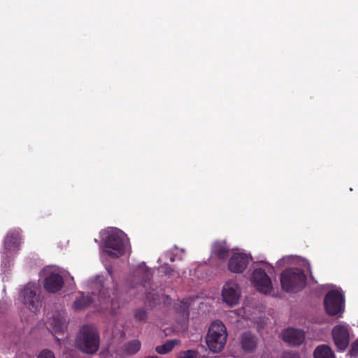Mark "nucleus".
<instances>
[{
  "label": "nucleus",
  "mask_w": 358,
  "mask_h": 358,
  "mask_svg": "<svg viewBox=\"0 0 358 358\" xmlns=\"http://www.w3.org/2000/svg\"><path fill=\"white\" fill-rule=\"evenodd\" d=\"M99 345L100 338L97 329L92 325H83L76 340L77 348L83 353L92 355L99 350Z\"/></svg>",
  "instance_id": "1"
},
{
  "label": "nucleus",
  "mask_w": 358,
  "mask_h": 358,
  "mask_svg": "<svg viewBox=\"0 0 358 358\" xmlns=\"http://www.w3.org/2000/svg\"><path fill=\"white\" fill-rule=\"evenodd\" d=\"M306 275L298 268L284 270L280 275L282 289L288 293H296L302 290L306 285Z\"/></svg>",
  "instance_id": "2"
},
{
  "label": "nucleus",
  "mask_w": 358,
  "mask_h": 358,
  "mask_svg": "<svg viewBox=\"0 0 358 358\" xmlns=\"http://www.w3.org/2000/svg\"><path fill=\"white\" fill-rule=\"evenodd\" d=\"M227 328L222 322L217 320L213 322L206 336V343L210 351L220 352L227 342Z\"/></svg>",
  "instance_id": "3"
},
{
  "label": "nucleus",
  "mask_w": 358,
  "mask_h": 358,
  "mask_svg": "<svg viewBox=\"0 0 358 358\" xmlns=\"http://www.w3.org/2000/svg\"><path fill=\"white\" fill-rule=\"evenodd\" d=\"M324 304L329 315L341 317L345 310V296L341 290L331 289L327 293Z\"/></svg>",
  "instance_id": "4"
},
{
  "label": "nucleus",
  "mask_w": 358,
  "mask_h": 358,
  "mask_svg": "<svg viewBox=\"0 0 358 358\" xmlns=\"http://www.w3.org/2000/svg\"><path fill=\"white\" fill-rule=\"evenodd\" d=\"M126 241L124 234L112 231L105 239V252L111 257H120L124 253Z\"/></svg>",
  "instance_id": "5"
},
{
  "label": "nucleus",
  "mask_w": 358,
  "mask_h": 358,
  "mask_svg": "<svg viewBox=\"0 0 358 358\" xmlns=\"http://www.w3.org/2000/svg\"><path fill=\"white\" fill-rule=\"evenodd\" d=\"M24 303L32 312H37L42 306L41 299L38 294V287L36 285L29 283L22 290Z\"/></svg>",
  "instance_id": "6"
},
{
  "label": "nucleus",
  "mask_w": 358,
  "mask_h": 358,
  "mask_svg": "<svg viewBox=\"0 0 358 358\" xmlns=\"http://www.w3.org/2000/svg\"><path fill=\"white\" fill-rule=\"evenodd\" d=\"M332 336L337 350L340 352H344L350 343L348 327L344 324L336 325L332 330Z\"/></svg>",
  "instance_id": "7"
},
{
  "label": "nucleus",
  "mask_w": 358,
  "mask_h": 358,
  "mask_svg": "<svg viewBox=\"0 0 358 358\" xmlns=\"http://www.w3.org/2000/svg\"><path fill=\"white\" fill-rule=\"evenodd\" d=\"M21 235L18 230H10L4 239L3 255L6 258L14 256L20 250Z\"/></svg>",
  "instance_id": "8"
},
{
  "label": "nucleus",
  "mask_w": 358,
  "mask_h": 358,
  "mask_svg": "<svg viewBox=\"0 0 358 358\" xmlns=\"http://www.w3.org/2000/svg\"><path fill=\"white\" fill-rule=\"evenodd\" d=\"M252 281L257 289L265 294H269L272 288L271 280L264 270L256 268L252 275Z\"/></svg>",
  "instance_id": "9"
},
{
  "label": "nucleus",
  "mask_w": 358,
  "mask_h": 358,
  "mask_svg": "<svg viewBox=\"0 0 358 358\" xmlns=\"http://www.w3.org/2000/svg\"><path fill=\"white\" fill-rule=\"evenodd\" d=\"M222 296L224 302L229 306H235L240 297V291L238 285L234 282H227L222 289Z\"/></svg>",
  "instance_id": "10"
},
{
  "label": "nucleus",
  "mask_w": 358,
  "mask_h": 358,
  "mask_svg": "<svg viewBox=\"0 0 358 358\" xmlns=\"http://www.w3.org/2000/svg\"><path fill=\"white\" fill-rule=\"evenodd\" d=\"M282 335L283 341L293 346L301 345L306 338L303 331L295 328H288L285 329L282 331Z\"/></svg>",
  "instance_id": "11"
},
{
  "label": "nucleus",
  "mask_w": 358,
  "mask_h": 358,
  "mask_svg": "<svg viewBox=\"0 0 358 358\" xmlns=\"http://www.w3.org/2000/svg\"><path fill=\"white\" fill-rule=\"evenodd\" d=\"M248 257L243 253H235L228 262V268L233 273H242L247 268Z\"/></svg>",
  "instance_id": "12"
},
{
  "label": "nucleus",
  "mask_w": 358,
  "mask_h": 358,
  "mask_svg": "<svg viewBox=\"0 0 358 358\" xmlns=\"http://www.w3.org/2000/svg\"><path fill=\"white\" fill-rule=\"evenodd\" d=\"M64 279L59 273H52L43 281L44 289L49 293H57L62 289Z\"/></svg>",
  "instance_id": "13"
},
{
  "label": "nucleus",
  "mask_w": 358,
  "mask_h": 358,
  "mask_svg": "<svg viewBox=\"0 0 358 358\" xmlns=\"http://www.w3.org/2000/svg\"><path fill=\"white\" fill-rule=\"evenodd\" d=\"M240 345L245 352H252L257 347L258 338L250 331L243 332L240 338Z\"/></svg>",
  "instance_id": "14"
},
{
  "label": "nucleus",
  "mask_w": 358,
  "mask_h": 358,
  "mask_svg": "<svg viewBox=\"0 0 358 358\" xmlns=\"http://www.w3.org/2000/svg\"><path fill=\"white\" fill-rule=\"evenodd\" d=\"M213 251L217 259L225 260L229 257V247L225 241H217L213 244Z\"/></svg>",
  "instance_id": "15"
},
{
  "label": "nucleus",
  "mask_w": 358,
  "mask_h": 358,
  "mask_svg": "<svg viewBox=\"0 0 358 358\" xmlns=\"http://www.w3.org/2000/svg\"><path fill=\"white\" fill-rule=\"evenodd\" d=\"M49 325L55 333H62L66 328L65 320L59 315H55L50 320Z\"/></svg>",
  "instance_id": "16"
},
{
  "label": "nucleus",
  "mask_w": 358,
  "mask_h": 358,
  "mask_svg": "<svg viewBox=\"0 0 358 358\" xmlns=\"http://www.w3.org/2000/svg\"><path fill=\"white\" fill-rule=\"evenodd\" d=\"M314 358H336L331 348L326 344L316 347L313 352Z\"/></svg>",
  "instance_id": "17"
},
{
  "label": "nucleus",
  "mask_w": 358,
  "mask_h": 358,
  "mask_svg": "<svg viewBox=\"0 0 358 358\" xmlns=\"http://www.w3.org/2000/svg\"><path fill=\"white\" fill-rule=\"evenodd\" d=\"M93 301L94 300L91 296H83L75 301L73 308L76 310H81L89 307Z\"/></svg>",
  "instance_id": "18"
},
{
  "label": "nucleus",
  "mask_w": 358,
  "mask_h": 358,
  "mask_svg": "<svg viewBox=\"0 0 358 358\" xmlns=\"http://www.w3.org/2000/svg\"><path fill=\"white\" fill-rule=\"evenodd\" d=\"M176 343L175 340H168L164 344L157 346L155 351L159 355H166L173 350Z\"/></svg>",
  "instance_id": "19"
},
{
  "label": "nucleus",
  "mask_w": 358,
  "mask_h": 358,
  "mask_svg": "<svg viewBox=\"0 0 358 358\" xmlns=\"http://www.w3.org/2000/svg\"><path fill=\"white\" fill-rule=\"evenodd\" d=\"M137 274L141 278V281L146 282L152 277V271L145 264L138 266Z\"/></svg>",
  "instance_id": "20"
},
{
  "label": "nucleus",
  "mask_w": 358,
  "mask_h": 358,
  "mask_svg": "<svg viewBox=\"0 0 358 358\" xmlns=\"http://www.w3.org/2000/svg\"><path fill=\"white\" fill-rule=\"evenodd\" d=\"M140 348L141 343L137 340L130 341L125 345L126 352L130 355L136 353Z\"/></svg>",
  "instance_id": "21"
},
{
  "label": "nucleus",
  "mask_w": 358,
  "mask_h": 358,
  "mask_svg": "<svg viewBox=\"0 0 358 358\" xmlns=\"http://www.w3.org/2000/svg\"><path fill=\"white\" fill-rule=\"evenodd\" d=\"M99 303L103 305V308H108L110 304V296L108 295V292L106 290H101L99 292Z\"/></svg>",
  "instance_id": "22"
},
{
  "label": "nucleus",
  "mask_w": 358,
  "mask_h": 358,
  "mask_svg": "<svg viewBox=\"0 0 358 358\" xmlns=\"http://www.w3.org/2000/svg\"><path fill=\"white\" fill-rule=\"evenodd\" d=\"M176 308L184 319H187L189 317V311L187 303L181 302L180 305L176 307Z\"/></svg>",
  "instance_id": "23"
},
{
  "label": "nucleus",
  "mask_w": 358,
  "mask_h": 358,
  "mask_svg": "<svg viewBox=\"0 0 358 358\" xmlns=\"http://www.w3.org/2000/svg\"><path fill=\"white\" fill-rule=\"evenodd\" d=\"M147 312L144 308L136 309L134 313V318L136 321L144 322L147 320Z\"/></svg>",
  "instance_id": "24"
},
{
  "label": "nucleus",
  "mask_w": 358,
  "mask_h": 358,
  "mask_svg": "<svg viewBox=\"0 0 358 358\" xmlns=\"http://www.w3.org/2000/svg\"><path fill=\"white\" fill-rule=\"evenodd\" d=\"M348 355L351 358H358V338L352 343Z\"/></svg>",
  "instance_id": "25"
},
{
  "label": "nucleus",
  "mask_w": 358,
  "mask_h": 358,
  "mask_svg": "<svg viewBox=\"0 0 358 358\" xmlns=\"http://www.w3.org/2000/svg\"><path fill=\"white\" fill-rule=\"evenodd\" d=\"M198 352L194 350H188L180 352V358H196Z\"/></svg>",
  "instance_id": "26"
},
{
  "label": "nucleus",
  "mask_w": 358,
  "mask_h": 358,
  "mask_svg": "<svg viewBox=\"0 0 358 358\" xmlns=\"http://www.w3.org/2000/svg\"><path fill=\"white\" fill-rule=\"evenodd\" d=\"M37 358H55L53 352L49 350H43Z\"/></svg>",
  "instance_id": "27"
},
{
  "label": "nucleus",
  "mask_w": 358,
  "mask_h": 358,
  "mask_svg": "<svg viewBox=\"0 0 358 358\" xmlns=\"http://www.w3.org/2000/svg\"><path fill=\"white\" fill-rule=\"evenodd\" d=\"M164 273L167 275H172L173 274V270L168 265H165Z\"/></svg>",
  "instance_id": "28"
},
{
  "label": "nucleus",
  "mask_w": 358,
  "mask_h": 358,
  "mask_svg": "<svg viewBox=\"0 0 358 358\" xmlns=\"http://www.w3.org/2000/svg\"><path fill=\"white\" fill-rule=\"evenodd\" d=\"M146 358H159L157 356H149Z\"/></svg>",
  "instance_id": "29"
},
{
  "label": "nucleus",
  "mask_w": 358,
  "mask_h": 358,
  "mask_svg": "<svg viewBox=\"0 0 358 358\" xmlns=\"http://www.w3.org/2000/svg\"><path fill=\"white\" fill-rule=\"evenodd\" d=\"M309 273H310V278H313V276H312V273H311V271H310V270L309 271Z\"/></svg>",
  "instance_id": "30"
},
{
  "label": "nucleus",
  "mask_w": 358,
  "mask_h": 358,
  "mask_svg": "<svg viewBox=\"0 0 358 358\" xmlns=\"http://www.w3.org/2000/svg\"><path fill=\"white\" fill-rule=\"evenodd\" d=\"M285 358H294V357H292V356H289V357H285Z\"/></svg>",
  "instance_id": "31"
}]
</instances>
